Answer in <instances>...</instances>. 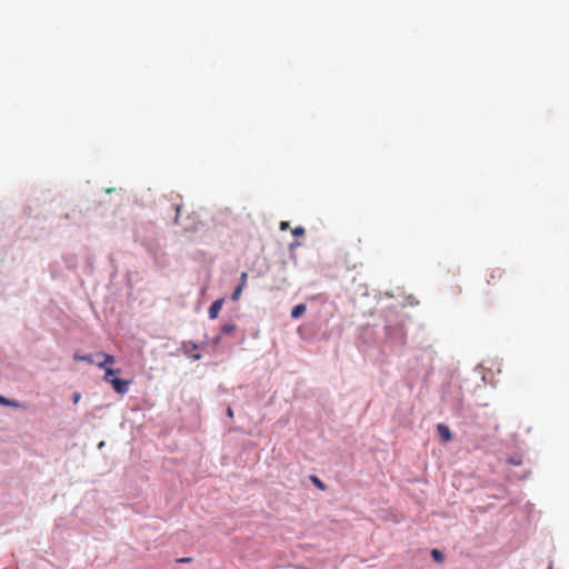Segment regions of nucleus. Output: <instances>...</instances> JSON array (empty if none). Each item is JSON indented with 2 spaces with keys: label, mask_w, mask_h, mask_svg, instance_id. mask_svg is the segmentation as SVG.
I'll return each instance as SVG.
<instances>
[{
  "label": "nucleus",
  "mask_w": 569,
  "mask_h": 569,
  "mask_svg": "<svg viewBox=\"0 0 569 569\" xmlns=\"http://www.w3.org/2000/svg\"><path fill=\"white\" fill-rule=\"evenodd\" d=\"M110 385L117 393L124 395L129 390L130 381L114 378Z\"/></svg>",
  "instance_id": "f03ea898"
},
{
  "label": "nucleus",
  "mask_w": 569,
  "mask_h": 569,
  "mask_svg": "<svg viewBox=\"0 0 569 569\" xmlns=\"http://www.w3.org/2000/svg\"><path fill=\"white\" fill-rule=\"evenodd\" d=\"M505 271L501 268L491 269L488 278L486 279L487 284H497L503 278Z\"/></svg>",
  "instance_id": "7ed1b4c3"
},
{
  "label": "nucleus",
  "mask_w": 569,
  "mask_h": 569,
  "mask_svg": "<svg viewBox=\"0 0 569 569\" xmlns=\"http://www.w3.org/2000/svg\"><path fill=\"white\" fill-rule=\"evenodd\" d=\"M223 306V299H218L211 303L208 310V315L210 319H216L219 316V312L221 311V308Z\"/></svg>",
  "instance_id": "20e7f679"
},
{
  "label": "nucleus",
  "mask_w": 569,
  "mask_h": 569,
  "mask_svg": "<svg viewBox=\"0 0 569 569\" xmlns=\"http://www.w3.org/2000/svg\"><path fill=\"white\" fill-rule=\"evenodd\" d=\"M96 358L102 359L101 361L96 362V365L101 369L111 368V366L116 362L114 357L106 352H98Z\"/></svg>",
  "instance_id": "f257e3e1"
},
{
  "label": "nucleus",
  "mask_w": 569,
  "mask_h": 569,
  "mask_svg": "<svg viewBox=\"0 0 569 569\" xmlns=\"http://www.w3.org/2000/svg\"><path fill=\"white\" fill-rule=\"evenodd\" d=\"M174 210H176L174 223H179L180 206L176 204Z\"/></svg>",
  "instance_id": "2eb2a0df"
},
{
  "label": "nucleus",
  "mask_w": 569,
  "mask_h": 569,
  "mask_svg": "<svg viewBox=\"0 0 569 569\" xmlns=\"http://www.w3.org/2000/svg\"><path fill=\"white\" fill-rule=\"evenodd\" d=\"M193 360H199L201 356L199 353L190 356Z\"/></svg>",
  "instance_id": "5701e85b"
},
{
  "label": "nucleus",
  "mask_w": 569,
  "mask_h": 569,
  "mask_svg": "<svg viewBox=\"0 0 569 569\" xmlns=\"http://www.w3.org/2000/svg\"><path fill=\"white\" fill-rule=\"evenodd\" d=\"M178 561H179V562H183V563H186V562H190V561H191V558H181V559H179Z\"/></svg>",
  "instance_id": "4be33fe9"
},
{
  "label": "nucleus",
  "mask_w": 569,
  "mask_h": 569,
  "mask_svg": "<svg viewBox=\"0 0 569 569\" xmlns=\"http://www.w3.org/2000/svg\"><path fill=\"white\" fill-rule=\"evenodd\" d=\"M9 403V399L4 398L3 396H0V405Z\"/></svg>",
  "instance_id": "412c9836"
},
{
  "label": "nucleus",
  "mask_w": 569,
  "mask_h": 569,
  "mask_svg": "<svg viewBox=\"0 0 569 569\" xmlns=\"http://www.w3.org/2000/svg\"><path fill=\"white\" fill-rule=\"evenodd\" d=\"M242 290H243V283H239L236 287V289L233 290V292L231 295V299L234 300V301L238 300L240 295H241V292H242Z\"/></svg>",
  "instance_id": "1a4fd4ad"
},
{
  "label": "nucleus",
  "mask_w": 569,
  "mask_h": 569,
  "mask_svg": "<svg viewBox=\"0 0 569 569\" xmlns=\"http://www.w3.org/2000/svg\"><path fill=\"white\" fill-rule=\"evenodd\" d=\"M431 556L432 558L438 561V562H441L443 560V555L441 551H439L438 549H433L431 551Z\"/></svg>",
  "instance_id": "f8f14e48"
},
{
  "label": "nucleus",
  "mask_w": 569,
  "mask_h": 569,
  "mask_svg": "<svg viewBox=\"0 0 569 569\" xmlns=\"http://www.w3.org/2000/svg\"><path fill=\"white\" fill-rule=\"evenodd\" d=\"M3 406H9V407H19V403L14 400H10L9 399V403H4Z\"/></svg>",
  "instance_id": "6ab92c4d"
},
{
  "label": "nucleus",
  "mask_w": 569,
  "mask_h": 569,
  "mask_svg": "<svg viewBox=\"0 0 569 569\" xmlns=\"http://www.w3.org/2000/svg\"><path fill=\"white\" fill-rule=\"evenodd\" d=\"M236 330V326L233 323H224L221 327V331L226 335H231Z\"/></svg>",
  "instance_id": "9d476101"
},
{
  "label": "nucleus",
  "mask_w": 569,
  "mask_h": 569,
  "mask_svg": "<svg viewBox=\"0 0 569 569\" xmlns=\"http://www.w3.org/2000/svg\"><path fill=\"white\" fill-rule=\"evenodd\" d=\"M203 226H204V223L202 221H198L197 223H194L191 227H186V230H188V231H199Z\"/></svg>",
  "instance_id": "ddd939ff"
},
{
  "label": "nucleus",
  "mask_w": 569,
  "mask_h": 569,
  "mask_svg": "<svg viewBox=\"0 0 569 569\" xmlns=\"http://www.w3.org/2000/svg\"><path fill=\"white\" fill-rule=\"evenodd\" d=\"M289 228V222L288 221H281L280 222V229L281 230H287Z\"/></svg>",
  "instance_id": "a211bd4d"
},
{
  "label": "nucleus",
  "mask_w": 569,
  "mask_h": 569,
  "mask_svg": "<svg viewBox=\"0 0 569 569\" xmlns=\"http://www.w3.org/2000/svg\"><path fill=\"white\" fill-rule=\"evenodd\" d=\"M310 479L313 482V485L320 490L326 489V485L317 476H311Z\"/></svg>",
  "instance_id": "9b49d317"
},
{
  "label": "nucleus",
  "mask_w": 569,
  "mask_h": 569,
  "mask_svg": "<svg viewBox=\"0 0 569 569\" xmlns=\"http://www.w3.org/2000/svg\"><path fill=\"white\" fill-rule=\"evenodd\" d=\"M306 309L307 307L303 303L295 306L291 310V317L295 319L301 317L306 312Z\"/></svg>",
  "instance_id": "423d86ee"
},
{
  "label": "nucleus",
  "mask_w": 569,
  "mask_h": 569,
  "mask_svg": "<svg viewBox=\"0 0 569 569\" xmlns=\"http://www.w3.org/2000/svg\"><path fill=\"white\" fill-rule=\"evenodd\" d=\"M72 399H73V403H78L80 401V399H81L80 392H74L72 395Z\"/></svg>",
  "instance_id": "dca6fc26"
},
{
  "label": "nucleus",
  "mask_w": 569,
  "mask_h": 569,
  "mask_svg": "<svg viewBox=\"0 0 569 569\" xmlns=\"http://www.w3.org/2000/svg\"><path fill=\"white\" fill-rule=\"evenodd\" d=\"M292 234H293V236H296V237L303 236V234H305V228H302V227H296V228L292 230Z\"/></svg>",
  "instance_id": "4468645a"
},
{
  "label": "nucleus",
  "mask_w": 569,
  "mask_h": 569,
  "mask_svg": "<svg viewBox=\"0 0 569 569\" xmlns=\"http://www.w3.org/2000/svg\"><path fill=\"white\" fill-rule=\"evenodd\" d=\"M73 359L74 361H83V362H87L89 365H93L96 363L97 361L94 360L93 356L91 355H79V353H74L73 355Z\"/></svg>",
  "instance_id": "0eeeda50"
},
{
  "label": "nucleus",
  "mask_w": 569,
  "mask_h": 569,
  "mask_svg": "<svg viewBox=\"0 0 569 569\" xmlns=\"http://www.w3.org/2000/svg\"><path fill=\"white\" fill-rule=\"evenodd\" d=\"M247 277H248L247 272L241 273L240 283H243V287L246 286Z\"/></svg>",
  "instance_id": "f3484780"
},
{
  "label": "nucleus",
  "mask_w": 569,
  "mask_h": 569,
  "mask_svg": "<svg viewBox=\"0 0 569 569\" xmlns=\"http://www.w3.org/2000/svg\"><path fill=\"white\" fill-rule=\"evenodd\" d=\"M233 415H234V413H233L232 408H231V407H228V409H227V416H228L229 418H233Z\"/></svg>",
  "instance_id": "aec40b11"
},
{
  "label": "nucleus",
  "mask_w": 569,
  "mask_h": 569,
  "mask_svg": "<svg viewBox=\"0 0 569 569\" xmlns=\"http://www.w3.org/2000/svg\"><path fill=\"white\" fill-rule=\"evenodd\" d=\"M104 376L103 381L107 383H111V381L114 379L113 376L119 372V370H114L112 368L103 369Z\"/></svg>",
  "instance_id": "6e6552de"
},
{
  "label": "nucleus",
  "mask_w": 569,
  "mask_h": 569,
  "mask_svg": "<svg viewBox=\"0 0 569 569\" xmlns=\"http://www.w3.org/2000/svg\"><path fill=\"white\" fill-rule=\"evenodd\" d=\"M437 430L445 442H449L452 439L451 431L446 425L439 423Z\"/></svg>",
  "instance_id": "39448f33"
}]
</instances>
